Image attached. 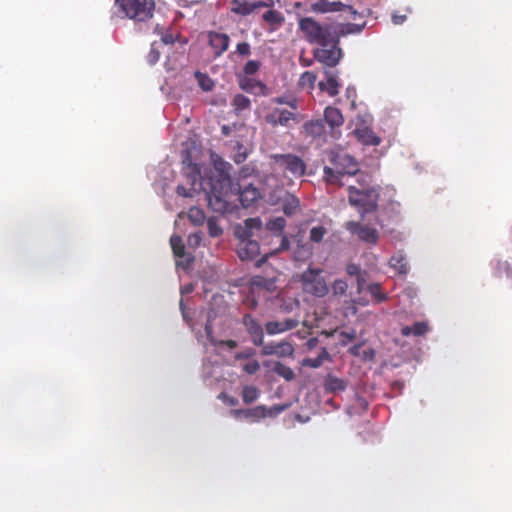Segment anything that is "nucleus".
<instances>
[{"label":"nucleus","instance_id":"obj_40","mask_svg":"<svg viewBox=\"0 0 512 512\" xmlns=\"http://www.w3.org/2000/svg\"><path fill=\"white\" fill-rule=\"evenodd\" d=\"M326 234L327 229L324 226H315L310 230L309 239L311 242L320 243Z\"/></svg>","mask_w":512,"mask_h":512},{"label":"nucleus","instance_id":"obj_21","mask_svg":"<svg viewBox=\"0 0 512 512\" xmlns=\"http://www.w3.org/2000/svg\"><path fill=\"white\" fill-rule=\"evenodd\" d=\"M240 87L248 93L256 95H267V86L258 80L252 78H244L240 81Z\"/></svg>","mask_w":512,"mask_h":512},{"label":"nucleus","instance_id":"obj_26","mask_svg":"<svg viewBox=\"0 0 512 512\" xmlns=\"http://www.w3.org/2000/svg\"><path fill=\"white\" fill-rule=\"evenodd\" d=\"M346 388V383L344 380L334 376V375H327L325 381H324V389L328 392H339L344 391Z\"/></svg>","mask_w":512,"mask_h":512},{"label":"nucleus","instance_id":"obj_52","mask_svg":"<svg viewBox=\"0 0 512 512\" xmlns=\"http://www.w3.org/2000/svg\"><path fill=\"white\" fill-rule=\"evenodd\" d=\"M357 305L366 306L368 305V301L364 298L352 299L350 306L347 309L350 310L353 315H355L357 313Z\"/></svg>","mask_w":512,"mask_h":512},{"label":"nucleus","instance_id":"obj_14","mask_svg":"<svg viewBox=\"0 0 512 512\" xmlns=\"http://www.w3.org/2000/svg\"><path fill=\"white\" fill-rule=\"evenodd\" d=\"M208 42L214 51L215 57H219L228 49L230 38L225 33L210 31L208 33Z\"/></svg>","mask_w":512,"mask_h":512},{"label":"nucleus","instance_id":"obj_16","mask_svg":"<svg viewBox=\"0 0 512 512\" xmlns=\"http://www.w3.org/2000/svg\"><path fill=\"white\" fill-rule=\"evenodd\" d=\"M231 415L235 419L245 418L255 422L266 416V408L264 406H256L248 409H234L231 410Z\"/></svg>","mask_w":512,"mask_h":512},{"label":"nucleus","instance_id":"obj_34","mask_svg":"<svg viewBox=\"0 0 512 512\" xmlns=\"http://www.w3.org/2000/svg\"><path fill=\"white\" fill-rule=\"evenodd\" d=\"M272 285V282H270L269 280L265 279L264 277L262 276H254L252 279H251V283H250V290H254L256 293H260L261 290L265 289V290H270V286Z\"/></svg>","mask_w":512,"mask_h":512},{"label":"nucleus","instance_id":"obj_6","mask_svg":"<svg viewBox=\"0 0 512 512\" xmlns=\"http://www.w3.org/2000/svg\"><path fill=\"white\" fill-rule=\"evenodd\" d=\"M303 291L315 297L322 298L329 292L328 285L321 268H307L301 275Z\"/></svg>","mask_w":512,"mask_h":512},{"label":"nucleus","instance_id":"obj_53","mask_svg":"<svg viewBox=\"0 0 512 512\" xmlns=\"http://www.w3.org/2000/svg\"><path fill=\"white\" fill-rule=\"evenodd\" d=\"M236 51L242 56H249L251 54V46L248 42H241L237 44Z\"/></svg>","mask_w":512,"mask_h":512},{"label":"nucleus","instance_id":"obj_4","mask_svg":"<svg viewBox=\"0 0 512 512\" xmlns=\"http://www.w3.org/2000/svg\"><path fill=\"white\" fill-rule=\"evenodd\" d=\"M329 161L332 166H325L323 169L325 180L329 184H338L340 178L344 175L357 174V163L346 153L331 151L329 153Z\"/></svg>","mask_w":512,"mask_h":512},{"label":"nucleus","instance_id":"obj_10","mask_svg":"<svg viewBox=\"0 0 512 512\" xmlns=\"http://www.w3.org/2000/svg\"><path fill=\"white\" fill-rule=\"evenodd\" d=\"M345 228L352 234L357 235L360 240L369 244H376L379 239V233L375 228L359 222L348 221L345 224Z\"/></svg>","mask_w":512,"mask_h":512},{"label":"nucleus","instance_id":"obj_1","mask_svg":"<svg viewBox=\"0 0 512 512\" xmlns=\"http://www.w3.org/2000/svg\"><path fill=\"white\" fill-rule=\"evenodd\" d=\"M298 28L303 38L316 46L313 56L317 62L327 67H335L340 62L343 51L339 44L338 26L304 17L299 20Z\"/></svg>","mask_w":512,"mask_h":512},{"label":"nucleus","instance_id":"obj_50","mask_svg":"<svg viewBox=\"0 0 512 512\" xmlns=\"http://www.w3.org/2000/svg\"><path fill=\"white\" fill-rule=\"evenodd\" d=\"M340 343L341 345L345 346L347 345L349 342H351L352 340L355 339L356 337V333L354 330H351V331H342L340 332Z\"/></svg>","mask_w":512,"mask_h":512},{"label":"nucleus","instance_id":"obj_38","mask_svg":"<svg viewBox=\"0 0 512 512\" xmlns=\"http://www.w3.org/2000/svg\"><path fill=\"white\" fill-rule=\"evenodd\" d=\"M286 227V220L283 217H276L274 219H270L266 223V228L269 231L281 233Z\"/></svg>","mask_w":512,"mask_h":512},{"label":"nucleus","instance_id":"obj_56","mask_svg":"<svg viewBox=\"0 0 512 512\" xmlns=\"http://www.w3.org/2000/svg\"><path fill=\"white\" fill-rule=\"evenodd\" d=\"M205 333H206V336H207V339L209 340V342L212 345H216V339L213 336L212 325L209 320L207 321V323L205 325Z\"/></svg>","mask_w":512,"mask_h":512},{"label":"nucleus","instance_id":"obj_20","mask_svg":"<svg viewBox=\"0 0 512 512\" xmlns=\"http://www.w3.org/2000/svg\"><path fill=\"white\" fill-rule=\"evenodd\" d=\"M230 10L236 15L248 16L255 12V2L252 0H231Z\"/></svg>","mask_w":512,"mask_h":512},{"label":"nucleus","instance_id":"obj_31","mask_svg":"<svg viewBox=\"0 0 512 512\" xmlns=\"http://www.w3.org/2000/svg\"><path fill=\"white\" fill-rule=\"evenodd\" d=\"M273 372L278 376L284 378L286 381H292L295 378V373L289 366L276 362L273 366Z\"/></svg>","mask_w":512,"mask_h":512},{"label":"nucleus","instance_id":"obj_39","mask_svg":"<svg viewBox=\"0 0 512 512\" xmlns=\"http://www.w3.org/2000/svg\"><path fill=\"white\" fill-rule=\"evenodd\" d=\"M242 303L248 309H251V310L256 309L259 304V294L256 293L254 290L249 289V292L244 297Z\"/></svg>","mask_w":512,"mask_h":512},{"label":"nucleus","instance_id":"obj_51","mask_svg":"<svg viewBox=\"0 0 512 512\" xmlns=\"http://www.w3.org/2000/svg\"><path fill=\"white\" fill-rule=\"evenodd\" d=\"M260 369V364L257 360H252L243 365V370L252 375L255 374Z\"/></svg>","mask_w":512,"mask_h":512},{"label":"nucleus","instance_id":"obj_9","mask_svg":"<svg viewBox=\"0 0 512 512\" xmlns=\"http://www.w3.org/2000/svg\"><path fill=\"white\" fill-rule=\"evenodd\" d=\"M324 121L327 130L329 131V137L332 139H338L341 136V127L344 124V117L341 111L332 106H328L324 110Z\"/></svg>","mask_w":512,"mask_h":512},{"label":"nucleus","instance_id":"obj_64","mask_svg":"<svg viewBox=\"0 0 512 512\" xmlns=\"http://www.w3.org/2000/svg\"><path fill=\"white\" fill-rule=\"evenodd\" d=\"M247 158V153L246 152H238L235 156H234V161L237 163V164H240L242 162H244Z\"/></svg>","mask_w":512,"mask_h":512},{"label":"nucleus","instance_id":"obj_55","mask_svg":"<svg viewBox=\"0 0 512 512\" xmlns=\"http://www.w3.org/2000/svg\"><path fill=\"white\" fill-rule=\"evenodd\" d=\"M346 272L348 275L356 277L362 273L360 267L353 263L347 265Z\"/></svg>","mask_w":512,"mask_h":512},{"label":"nucleus","instance_id":"obj_28","mask_svg":"<svg viewBox=\"0 0 512 512\" xmlns=\"http://www.w3.org/2000/svg\"><path fill=\"white\" fill-rule=\"evenodd\" d=\"M300 208V201L294 195H288L282 203V210L285 215H295Z\"/></svg>","mask_w":512,"mask_h":512},{"label":"nucleus","instance_id":"obj_42","mask_svg":"<svg viewBox=\"0 0 512 512\" xmlns=\"http://www.w3.org/2000/svg\"><path fill=\"white\" fill-rule=\"evenodd\" d=\"M188 168L190 169V172L187 174V178L192 186H195L197 181L201 180V183L204 180L201 179L200 170L196 164H190Z\"/></svg>","mask_w":512,"mask_h":512},{"label":"nucleus","instance_id":"obj_15","mask_svg":"<svg viewBox=\"0 0 512 512\" xmlns=\"http://www.w3.org/2000/svg\"><path fill=\"white\" fill-rule=\"evenodd\" d=\"M299 320L294 318L285 319L284 321H268L265 324V330L269 335L280 334L296 328Z\"/></svg>","mask_w":512,"mask_h":512},{"label":"nucleus","instance_id":"obj_25","mask_svg":"<svg viewBox=\"0 0 512 512\" xmlns=\"http://www.w3.org/2000/svg\"><path fill=\"white\" fill-rule=\"evenodd\" d=\"M355 134L358 140L365 145L376 146L380 144V138L369 128L357 129Z\"/></svg>","mask_w":512,"mask_h":512},{"label":"nucleus","instance_id":"obj_33","mask_svg":"<svg viewBox=\"0 0 512 512\" xmlns=\"http://www.w3.org/2000/svg\"><path fill=\"white\" fill-rule=\"evenodd\" d=\"M366 290L375 299L376 303L385 302L388 298L387 294L382 291L381 284L379 283L368 284Z\"/></svg>","mask_w":512,"mask_h":512},{"label":"nucleus","instance_id":"obj_29","mask_svg":"<svg viewBox=\"0 0 512 512\" xmlns=\"http://www.w3.org/2000/svg\"><path fill=\"white\" fill-rule=\"evenodd\" d=\"M325 360H330V355L326 348H322L317 357L305 358L302 361V365L310 368H318L324 363Z\"/></svg>","mask_w":512,"mask_h":512},{"label":"nucleus","instance_id":"obj_57","mask_svg":"<svg viewBox=\"0 0 512 512\" xmlns=\"http://www.w3.org/2000/svg\"><path fill=\"white\" fill-rule=\"evenodd\" d=\"M215 346H225L229 349H234L237 347V342L235 340H232V339H229V340H216V345Z\"/></svg>","mask_w":512,"mask_h":512},{"label":"nucleus","instance_id":"obj_7","mask_svg":"<svg viewBox=\"0 0 512 512\" xmlns=\"http://www.w3.org/2000/svg\"><path fill=\"white\" fill-rule=\"evenodd\" d=\"M271 159L283 172L290 173L293 177L300 178L306 173L305 162L294 154H273Z\"/></svg>","mask_w":512,"mask_h":512},{"label":"nucleus","instance_id":"obj_8","mask_svg":"<svg viewBox=\"0 0 512 512\" xmlns=\"http://www.w3.org/2000/svg\"><path fill=\"white\" fill-rule=\"evenodd\" d=\"M310 11L318 14L347 11L353 16L354 19H356V16L359 15L357 10H355L352 5L340 1L329 0H317L316 2L311 3Z\"/></svg>","mask_w":512,"mask_h":512},{"label":"nucleus","instance_id":"obj_37","mask_svg":"<svg viewBox=\"0 0 512 512\" xmlns=\"http://www.w3.org/2000/svg\"><path fill=\"white\" fill-rule=\"evenodd\" d=\"M259 390L255 386H245L242 390V400L245 404H251L257 400Z\"/></svg>","mask_w":512,"mask_h":512},{"label":"nucleus","instance_id":"obj_17","mask_svg":"<svg viewBox=\"0 0 512 512\" xmlns=\"http://www.w3.org/2000/svg\"><path fill=\"white\" fill-rule=\"evenodd\" d=\"M303 127L306 134L313 138H324L326 140L329 137V131L322 119L310 120Z\"/></svg>","mask_w":512,"mask_h":512},{"label":"nucleus","instance_id":"obj_2","mask_svg":"<svg viewBox=\"0 0 512 512\" xmlns=\"http://www.w3.org/2000/svg\"><path fill=\"white\" fill-rule=\"evenodd\" d=\"M200 187L205 191L208 206L217 213L223 214L229 208L228 194L231 180L228 176L219 174L209 180H203Z\"/></svg>","mask_w":512,"mask_h":512},{"label":"nucleus","instance_id":"obj_24","mask_svg":"<svg viewBox=\"0 0 512 512\" xmlns=\"http://www.w3.org/2000/svg\"><path fill=\"white\" fill-rule=\"evenodd\" d=\"M294 352L293 346L288 342L278 343L275 347L267 346L263 349V354H276L280 357L291 356Z\"/></svg>","mask_w":512,"mask_h":512},{"label":"nucleus","instance_id":"obj_61","mask_svg":"<svg viewBox=\"0 0 512 512\" xmlns=\"http://www.w3.org/2000/svg\"><path fill=\"white\" fill-rule=\"evenodd\" d=\"M406 19H407L406 15H398V14H393L392 15V22L395 25H400V24L404 23V21Z\"/></svg>","mask_w":512,"mask_h":512},{"label":"nucleus","instance_id":"obj_22","mask_svg":"<svg viewBox=\"0 0 512 512\" xmlns=\"http://www.w3.org/2000/svg\"><path fill=\"white\" fill-rule=\"evenodd\" d=\"M260 198V192L252 185L244 187L239 191V200L243 207L247 208Z\"/></svg>","mask_w":512,"mask_h":512},{"label":"nucleus","instance_id":"obj_44","mask_svg":"<svg viewBox=\"0 0 512 512\" xmlns=\"http://www.w3.org/2000/svg\"><path fill=\"white\" fill-rule=\"evenodd\" d=\"M208 232L211 237H218L222 234L221 227L217 224V220L213 217L207 220Z\"/></svg>","mask_w":512,"mask_h":512},{"label":"nucleus","instance_id":"obj_18","mask_svg":"<svg viewBox=\"0 0 512 512\" xmlns=\"http://www.w3.org/2000/svg\"><path fill=\"white\" fill-rule=\"evenodd\" d=\"M262 20L269 26L270 31H276L284 23L285 17L280 11L271 8L262 14Z\"/></svg>","mask_w":512,"mask_h":512},{"label":"nucleus","instance_id":"obj_11","mask_svg":"<svg viewBox=\"0 0 512 512\" xmlns=\"http://www.w3.org/2000/svg\"><path fill=\"white\" fill-rule=\"evenodd\" d=\"M236 235L240 239L237 247V254L241 260H253L260 254V246L257 241L249 239L250 236L244 237L236 231Z\"/></svg>","mask_w":512,"mask_h":512},{"label":"nucleus","instance_id":"obj_49","mask_svg":"<svg viewBox=\"0 0 512 512\" xmlns=\"http://www.w3.org/2000/svg\"><path fill=\"white\" fill-rule=\"evenodd\" d=\"M255 2V11L261 8L271 9L274 8L276 3H279L280 0H253Z\"/></svg>","mask_w":512,"mask_h":512},{"label":"nucleus","instance_id":"obj_58","mask_svg":"<svg viewBox=\"0 0 512 512\" xmlns=\"http://www.w3.org/2000/svg\"><path fill=\"white\" fill-rule=\"evenodd\" d=\"M301 80L313 84L316 80V76L314 73L306 71L302 74Z\"/></svg>","mask_w":512,"mask_h":512},{"label":"nucleus","instance_id":"obj_46","mask_svg":"<svg viewBox=\"0 0 512 512\" xmlns=\"http://www.w3.org/2000/svg\"><path fill=\"white\" fill-rule=\"evenodd\" d=\"M197 79H199L200 86L204 91H210L213 88V82L209 76L200 72L196 73Z\"/></svg>","mask_w":512,"mask_h":512},{"label":"nucleus","instance_id":"obj_41","mask_svg":"<svg viewBox=\"0 0 512 512\" xmlns=\"http://www.w3.org/2000/svg\"><path fill=\"white\" fill-rule=\"evenodd\" d=\"M332 293L334 296L341 297L344 296L348 289V284L346 281L342 279H336L331 286Z\"/></svg>","mask_w":512,"mask_h":512},{"label":"nucleus","instance_id":"obj_13","mask_svg":"<svg viewBox=\"0 0 512 512\" xmlns=\"http://www.w3.org/2000/svg\"><path fill=\"white\" fill-rule=\"evenodd\" d=\"M247 333L250 335L254 345L261 346L264 340V332L260 323L251 314L245 313L242 318Z\"/></svg>","mask_w":512,"mask_h":512},{"label":"nucleus","instance_id":"obj_47","mask_svg":"<svg viewBox=\"0 0 512 512\" xmlns=\"http://www.w3.org/2000/svg\"><path fill=\"white\" fill-rule=\"evenodd\" d=\"M260 68V62L256 60H249L243 67L246 75H254Z\"/></svg>","mask_w":512,"mask_h":512},{"label":"nucleus","instance_id":"obj_3","mask_svg":"<svg viewBox=\"0 0 512 512\" xmlns=\"http://www.w3.org/2000/svg\"><path fill=\"white\" fill-rule=\"evenodd\" d=\"M367 178V176L357 178L358 185L348 186L349 203L358 208L362 218L378 208L379 193L367 183Z\"/></svg>","mask_w":512,"mask_h":512},{"label":"nucleus","instance_id":"obj_60","mask_svg":"<svg viewBox=\"0 0 512 512\" xmlns=\"http://www.w3.org/2000/svg\"><path fill=\"white\" fill-rule=\"evenodd\" d=\"M161 41L164 44H173L175 42V38H174L173 34L165 33L162 35Z\"/></svg>","mask_w":512,"mask_h":512},{"label":"nucleus","instance_id":"obj_54","mask_svg":"<svg viewBox=\"0 0 512 512\" xmlns=\"http://www.w3.org/2000/svg\"><path fill=\"white\" fill-rule=\"evenodd\" d=\"M366 272H362L360 275H358L356 277V282H357V292L358 293H361L364 289H366L365 287V284H366Z\"/></svg>","mask_w":512,"mask_h":512},{"label":"nucleus","instance_id":"obj_30","mask_svg":"<svg viewBox=\"0 0 512 512\" xmlns=\"http://www.w3.org/2000/svg\"><path fill=\"white\" fill-rule=\"evenodd\" d=\"M232 106L235 114L239 115L242 111L250 109L251 101L243 94H236L232 100Z\"/></svg>","mask_w":512,"mask_h":512},{"label":"nucleus","instance_id":"obj_62","mask_svg":"<svg viewBox=\"0 0 512 512\" xmlns=\"http://www.w3.org/2000/svg\"><path fill=\"white\" fill-rule=\"evenodd\" d=\"M219 397L221 399L225 400L229 405H232V406H235L238 403L236 398L230 397V396L226 395L225 393H221Z\"/></svg>","mask_w":512,"mask_h":512},{"label":"nucleus","instance_id":"obj_45","mask_svg":"<svg viewBox=\"0 0 512 512\" xmlns=\"http://www.w3.org/2000/svg\"><path fill=\"white\" fill-rule=\"evenodd\" d=\"M311 255L312 249L308 245L298 246L297 250L295 251V258L297 260H305L309 258Z\"/></svg>","mask_w":512,"mask_h":512},{"label":"nucleus","instance_id":"obj_43","mask_svg":"<svg viewBox=\"0 0 512 512\" xmlns=\"http://www.w3.org/2000/svg\"><path fill=\"white\" fill-rule=\"evenodd\" d=\"M160 59V51L157 42H153L147 55V61L150 65H154Z\"/></svg>","mask_w":512,"mask_h":512},{"label":"nucleus","instance_id":"obj_59","mask_svg":"<svg viewBox=\"0 0 512 512\" xmlns=\"http://www.w3.org/2000/svg\"><path fill=\"white\" fill-rule=\"evenodd\" d=\"M290 247V241L287 237V235H282V238H281V243H280V246L279 248L277 249V251H284V250H288Z\"/></svg>","mask_w":512,"mask_h":512},{"label":"nucleus","instance_id":"obj_27","mask_svg":"<svg viewBox=\"0 0 512 512\" xmlns=\"http://www.w3.org/2000/svg\"><path fill=\"white\" fill-rule=\"evenodd\" d=\"M429 330V327L426 322H416L412 326H404L401 329V334L403 336H422L426 334Z\"/></svg>","mask_w":512,"mask_h":512},{"label":"nucleus","instance_id":"obj_36","mask_svg":"<svg viewBox=\"0 0 512 512\" xmlns=\"http://www.w3.org/2000/svg\"><path fill=\"white\" fill-rule=\"evenodd\" d=\"M205 213L198 207H191L188 211V219L194 225H202L205 221Z\"/></svg>","mask_w":512,"mask_h":512},{"label":"nucleus","instance_id":"obj_23","mask_svg":"<svg viewBox=\"0 0 512 512\" xmlns=\"http://www.w3.org/2000/svg\"><path fill=\"white\" fill-rule=\"evenodd\" d=\"M389 266L396 270L398 274L401 275H406L409 270L408 263L406 261V256L401 251L391 256L389 260Z\"/></svg>","mask_w":512,"mask_h":512},{"label":"nucleus","instance_id":"obj_12","mask_svg":"<svg viewBox=\"0 0 512 512\" xmlns=\"http://www.w3.org/2000/svg\"><path fill=\"white\" fill-rule=\"evenodd\" d=\"M264 119L272 127H287L290 121L296 120V114L283 108H274L265 115Z\"/></svg>","mask_w":512,"mask_h":512},{"label":"nucleus","instance_id":"obj_5","mask_svg":"<svg viewBox=\"0 0 512 512\" xmlns=\"http://www.w3.org/2000/svg\"><path fill=\"white\" fill-rule=\"evenodd\" d=\"M115 6L125 17L138 22L151 18L154 10L151 0H116Z\"/></svg>","mask_w":512,"mask_h":512},{"label":"nucleus","instance_id":"obj_32","mask_svg":"<svg viewBox=\"0 0 512 512\" xmlns=\"http://www.w3.org/2000/svg\"><path fill=\"white\" fill-rule=\"evenodd\" d=\"M170 245L173 251V254L178 258H183L185 256V245L183 243V239L181 236L174 234L170 238Z\"/></svg>","mask_w":512,"mask_h":512},{"label":"nucleus","instance_id":"obj_63","mask_svg":"<svg viewBox=\"0 0 512 512\" xmlns=\"http://www.w3.org/2000/svg\"><path fill=\"white\" fill-rule=\"evenodd\" d=\"M177 194L183 197H191L192 194L182 185L177 186Z\"/></svg>","mask_w":512,"mask_h":512},{"label":"nucleus","instance_id":"obj_19","mask_svg":"<svg viewBox=\"0 0 512 512\" xmlns=\"http://www.w3.org/2000/svg\"><path fill=\"white\" fill-rule=\"evenodd\" d=\"M326 80L319 83L321 91H325L329 96L334 97L339 93L340 83L337 80V75L333 72H325Z\"/></svg>","mask_w":512,"mask_h":512},{"label":"nucleus","instance_id":"obj_48","mask_svg":"<svg viewBox=\"0 0 512 512\" xmlns=\"http://www.w3.org/2000/svg\"><path fill=\"white\" fill-rule=\"evenodd\" d=\"M246 227L248 228V231H244V234L246 236H251V230L252 229H260L261 228V220L259 218H249L245 221Z\"/></svg>","mask_w":512,"mask_h":512},{"label":"nucleus","instance_id":"obj_35","mask_svg":"<svg viewBox=\"0 0 512 512\" xmlns=\"http://www.w3.org/2000/svg\"><path fill=\"white\" fill-rule=\"evenodd\" d=\"M364 26H365V23H363L361 25L354 24V23H347V24L340 25L338 27L339 40L341 39L342 36H345L348 34L360 33L363 30Z\"/></svg>","mask_w":512,"mask_h":512}]
</instances>
